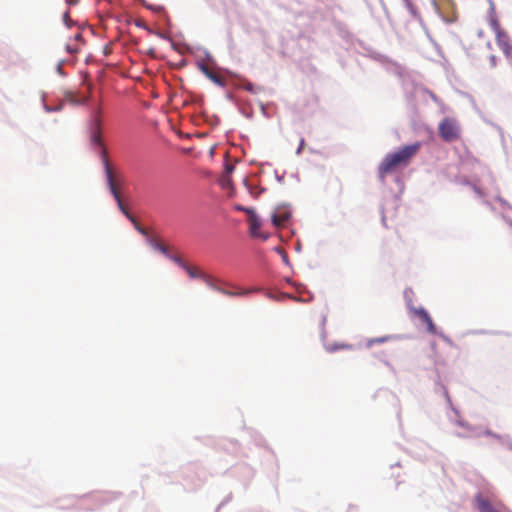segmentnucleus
<instances>
[{"mask_svg": "<svg viewBox=\"0 0 512 512\" xmlns=\"http://www.w3.org/2000/svg\"><path fill=\"white\" fill-rule=\"evenodd\" d=\"M168 257L183 269H185L186 266L188 265L186 262L183 261V259L180 256L169 255Z\"/></svg>", "mask_w": 512, "mask_h": 512, "instance_id": "16", "label": "nucleus"}, {"mask_svg": "<svg viewBox=\"0 0 512 512\" xmlns=\"http://www.w3.org/2000/svg\"><path fill=\"white\" fill-rule=\"evenodd\" d=\"M67 2H68L69 4H75L77 1H76V0H67Z\"/></svg>", "mask_w": 512, "mask_h": 512, "instance_id": "27", "label": "nucleus"}, {"mask_svg": "<svg viewBox=\"0 0 512 512\" xmlns=\"http://www.w3.org/2000/svg\"><path fill=\"white\" fill-rule=\"evenodd\" d=\"M474 500L479 512H500L496 507L492 505L489 499L485 498L481 494H477Z\"/></svg>", "mask_w": 512, "mask_h": 512, "instance_id": "7", "label": "nucleus"}, {"mask_svg": "<svg viewBox=\"0 0 512 512\" xmlns=\"http://www.w3.org/2000/svg\"><path fill=\"white\" fill-rule=\"evenodd\" d=\"M415 314L426 324L427 321L432 319L424 308L415 309Z\"/></svg>", "mask_w": 512, "mask_h": 512, "instance_id": "15", "label": "nucleus"}, {"mask_svg": "<svg viewBox=\"0 0 512 512\" xmlns=\"http://www.w3.org/2000/svg\"><path fill=\"white\" fill-rule=\"evenodd\" d=\"M495 36L498 47L506 56H510L512 53V45L508 33L505 30H502L495 34Z\"/></svg>", "mask_w": 512, "mask_h": 512, "instance_id": "6", "label": "nucleus"}, {"mask_svg": "<svg viewBox=\"0 0 512 512\" xmlns=\"http://www.w3.org/2000/svg\"><path fill=\"white\" fill-rule=\"evenodd\" d=\"M81 39H82V34L81 33H76L75 40H81Z\"/></svg>", "mask_w": 512, "mask_h": 512, "instance_id": "26", "label": "nucleus"}, {"mask_svg": "<svg viewBox=\"0 0 512 512\" xmlns=\"http://www.w3.org/2000/svg\"><path fill=\"white\" fill-rule=\"evenodd\" d=\"M415 314L426 324L427 321L432 319L424 308L415 309Z\"/></svg>", "mask_w": 512, "mask_h": 512, "instance_id": "14", "label": "nucleus"}, {"mask_svg": "<svg viewBox=\"0 0 512 512\" xmlns=\"http://www.w3.org/2000/svg\"><path fill=\"white\" fill-rule=\"evenodd\" d=\"M304 146H305V140L302 138V139L300 140L299 147H298V149H297V151H296L297 155H299V154L301 153V151H302V149L304 148Z\"/></svg>", "mask_w": 512, "mask_h": 512, "instance_id": "23", "label": "nucleus"}, {"mask_svg": "<svg viewBox=\"0 0 512 512\" xmlns=\"http://www.w3.org/2000/svg\"><path fill=\"white\" fill-rule=\"evenodd\" d=\"M248 221L250 226V233L253 237H261L264 240L267 239L268 236L261 234L259 231L261 223L258 216L254 212L249 215Z\"/></svg>", "mask_w": 512, "mask_h": 512, "instance_id": "8", "label": "nucleus"}, {"mask_svg": "<svg viewBox=\"0 0 512 512\" xmlns=\"http://www.w3.org/2000/svg\"><path fill=\"white\" fill-rule=\"evenodd\" d=\"M426 325H427V330H428L429 332H431V333H435L436 328H435V325H434V323H433V320H432V319H430V321H427V322H426Z\"/></svg>", "mask_w": 512, "mask_h": 512, "instance_id": "19", "label": "nucleus"}, {"mask_svg": "<svg viewBox=\"0 0 512 512\" xmlns=\"http://www.w3.org/2000/svg\"><path fill=\"white\" fill-rule=\"evenodd\" d=\"M420 147L421 144L415 142L400 148L394 153L387 154L378 167L379 178L384 180L388 174L395 172L400 167L407 166L418 153Z\"/></svg>", "mask_w": 512, "mask_h": 512, "instance_id": "3", "label": "nucleus"}, {"mask_svg": "<svg viewBox=\"0 0 512 512\" xmlns=\"http://www.w3.org/2000/svg\"><path fill=\"white\" fill-rule=\"evenodd\" d=\"M235 208H236L237 210H239V211H244V212H246V213H247V214H249V215H250V214H252V213L254 212L251 208L242 207V206H240V205H237Z\"/></svg>", "mask_w": 512, "mask_h": 512, "instance_id": "20", "label": "nucleus"}, {"mask_svg": "<svg viewBox=\"0 0 512 512\" xmlns=\"http://www.w3.org/2000/svg\"><path fill=\"white\" fill-rule=\"evenodd\" d=\"M388 339H389V337L372 338V339L368 340L367 346L370 347L371 345H373L375 343H383V342L387 341Z\"/></svg>", "mask_w": 512, "mask_h": 512, "instance_id": "17", "label": "nucleus"}, {"mask_svg": "<svg viewBox=\"0 0 512 512\" xmlns=\"http://www.w3.org/2000/svg\"><path fill=\"white\" fill-rule=\"evenodd\" d=\"M134 226H135L136 230H137L140 234H142L143 236H147V235H148L147 230H146L145 228L141 227V226L138 224V222H137V221H136V224H134Z\"/></svg>", "mask_w": 512, "mask_h": 512, "instance_id": "18", "label": "nucleus"}, {"mask_svg": "<svg viewBox=\"0 0 512 512\" xmlns=\"http://www.w3.org/2000/svg\"><path fill=\"white\" fill-rule=\"evenodd\" d=\"M205 282L211 289L218 291L219 293L227 295V296H239V295L246 293V292H231L226 289H223L222 286H217L215 281L209 276L205 277Z\"/></svg>", "mask_w": 512, "mask_h": 512, "instance_id": "9", "label": "nucleus"}, {"mask_svg": "<svg viewBox=\"0 0 512 512\" xmlns=\"http://www.w3.org/2000/svg\"><path fill=\"white\" fill-rule=\"evenodd\" d=\"M349 347L348 345H341L340 348H346Z\"/></svg>", "mask_w": 512, "mask_h": 512, "instance_id": "29", "label": "nucleus"}, {"mask_svg": "<svg viewBox=\"0 0 512 512\" xmlns=\"http://www.w3.org/2000/svg\"><path fill=\"white\" fill-rule=\"evenodd\" d=\"M489 25L495 34L503 30L494 12L490 13Z\"/></svg>", "mask_w": 512, "mask_h": 512, "instance_id": "12", "label": "nucleus"}, {"mask_svg": "<svg viewBox=\"0 0 512 512\" xmlns=\"http://www.w3.org/2000/svg\"><path fill=\"white\" fill-rule=\"evenodd\" d=\"M499 201H500V203H502V204H506V202H505L503 199H501V198H499Z\"/></svg>", "mask_w": 512, "mask_h": 512, "instance_id": "28", "label": "nucleus"}, {"mask_svg": "<svg viewBox=\"0 0 512 512\" xmlns=\"http://www.w3.org/2000/svg\"><path fill=\"white\" fill-rule=\"evenodd\" d=\"M290 214L288 212L275 213L272 215V223L276 227H282L286 224Z\"/></svg>", "mask_w": 512, "mask_h": 512, "instance_id": "10", "label": "nucleus"}, {"mask_svg": "<svg viewBox=\"0 0 512 512\" xmlns=\"http://www.w3.org/2000/svg\"><path fill=\"white\" fill-rule=\"evenodd\" d=\"M490 63H491L492 67L496 66V56H494V55L490 56Z\"/></svg>", "mask_w": 512, "mask_h": 512, "instance_id": "25", "label": "nucleus"}, {"mask_svg": "<svg viewBox=\"0 0 512 512\" xmlns=\"http://www.w3.org/2000/svg\"><path fill=\"white\" fill-rule=\"evenodd\" d=\"M438 132L445 142H454L461 137V127L455 118L445 117L438 125Z\"/></svg>", "mask_w": 512, "mask_h": 512, "instance_id": "4", "label": "nucleus"}, {"mask_svg": "<svg viewBox=\"0 0 512 512\" xmlns=\"http://www.w3.org/2000/svg\"><path fill=\"white\" fill-rule=\"evenodd\" d=\"M199 70L214 84L225 87L227 85V79L220 74L217 70L210 68L208 65L204 63H198Z\"/></svg>", "mask_w": 512, "mask_h": 512, "instance_id": "5", "label": "nucleus"}, {"mask_svg": "<svg viewBox=\"0 0 512 512\" xmlns=\"http://www.w3.org/2000/svg\"><path fill=\"white\" fill-rule=\"evenodd\" d=\"M88 131H89V139L91 145L99 150L102 163L105 169V175L107 180V185L110 190V193L113 195L115 201L117 202L119 210L133 223L136 224V219L129 213L127 208L125 207L120 193L118 191V183L114 176V173L109 164V160L107 157V151L102 143L101 139V127H102V108L99 104L92 107L88 121H87Z\"/></svg>", "mask_w": 512, "mask_h": 512, "instance_id": "1", "label": "nucleus"}, {"mask_svg": "<svg viewBox=\"0 0 512 512\" xmlns=\"http://www.w3.org/2000/svg\"><path fill=\"white\" fill-rule=\"evenodd\" d=\"M66 50H67L69 53H76V52H78V48H77V47H72L71 45H67V46H66Z\"/></svg>", "mask_w": 512, "mask_h": 512, "instance_id": "24", "label": "nucleus"}, {"mask_svg": "<svg viewBox=\"0 0 512 512\" xmlns=\"http://www.w3.org/2000/svg\"><path fill=\"white\" fill-rule=\"evenodd\" d=\"M149 243L153 249L158 250L159 252L166 256H169L168 248L164 244L156 240H150Z\"/></svg>", "mask_w": 512, "mask_h": 512, "instance_id": "13", "label": "nucleus"}, {"mask_svg": "<svg viewBox=\"0 0 512 512\" xmlns=\"http://www.w3.org/2000/svg\"><path fill=\"white\" fill-rule=\"evenodd\" d=\"M88 131H89V139L91 145L99 150L102 163L105 169V175L107 180V185L110 190V193L113 195L115 201L117 202L119 210L133 223L136 224V219L129 213L127 208L125 207L120 193L118 191V183L114 176V173L109 164V160L107 157V151L102 143L101 139V127H102V108L99 104L92 107L88 121H87Z\"/></svg>", "mask_w": 512, "mask_h": 512, "instance_id": "2", "label": "nucleus"}, {"mask_svg": "<svg viewBox=\"0 0 512 512\" xmlns=\"http://www.w3.org/2000/svg\"><path fill=\"white\" fill-rule=\"evenodd\" d=\"M184 270L188 273V275L191 278H202L205 281V277H208L202 271L198 270L197 268L191 267L189 265H187Z\"/></svg>", "mask_w": 512, "mask_h": 512, "instance_id": "11", "label": "nucleus"}, {"mask_svg": "<svg viewBox=\"0 0 512 512\" xmlns=\"http://www.w3.org/2000/svg\"><path fill=\"white\" fill-rule=\"evenodd\" d=\"M143 4H145L149 9L151 10H154V11H161L162 10V7L161 6H156V5H148L145 3L144 0H141Z\"/></svg>", "mask_w": 512, "mask_h": 512, "instance_id": "21", "label": "nucleus"}, {"mask_svg": "<svg viewBox=\"0 0 512 512\" xmlns=\"http://www.w3.org/2000/svg\"><path fill=\"white\" fill-rule=\"evenodd\" d=\"M63 20H64V22H65V24H66L67 26H70L71 19H70V16H69V12H68V11H66V12L64 13V15H63Z\"/></svg>", "mask_w": 512, "mask_h": 512, "instance_id": "22", "label": "nucleus"}]
</instances>
